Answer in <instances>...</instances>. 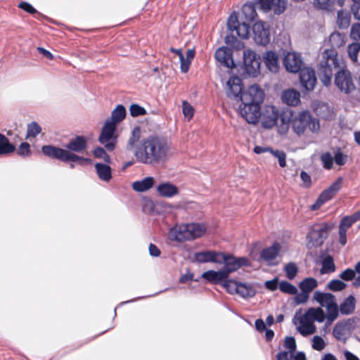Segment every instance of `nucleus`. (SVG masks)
Returning <instances> with one entry per match:
<instances>
[{
  "label": "nucleus",
  "mask_w": 360,
  "mask_h": 360,
  "mask_svg": "<svg viewBox=\"0 0 360 360\" xmlns=\"http://www.w3.org/2000/svg\"><path fill=\"white\" fill-rule=\"evenodd\" d=\"M355 223L354 219L351 216L344 217L339 224V241L344 245L347 243V230Z\"/></svg>",
  "instance_id": "obj_25"
},
{
  "label": "nucleus",
  "mask_w": 360,
  "mask_h": 360,
  "mask_svg": "<svg viewBox=\"0 0 360 360\" xmlns=\"http://www.w3.org/2000/svg\"><path fill=\"white\" fill-rule=\"evenodd\" d=\"M264 98V93L263 90L257 84L250 86L242 95L240 96V100L243 104L257 105L263 102Z\"/></svg>",
  "instance_id": "obj_10"
},
{
  "label": "nucleus",
  "mask_w": 360,
  "mask_h": 360,
  "mask_svg": "<svg viewBox=\"0 0 360 360\" xmlns=\"http://www.w3.org/2000/svg\"><path fill=\"white\" fill-rule=\"evenodd\" d=\"M285 271L287 278L292 280L296 276L298 272V267L295 263H288L285 266Z\"/></svg>",
  "instance_id": "obj_50"
},
{
  "label": "nucleus",
  "mask_w": 360,
  "mask_h": 360,
  "mask_svg": "<svg viewBox=\"0 0 360 360\" xmlns=\"http://www.w3.org/2000/svg\"><path fill=\"white\" fill-rule=\"evenodd\" d=\"M116 129L117 126L105 121L98 138L99 142L109 151L115 149L117 143Z\"/></svg>",
  "instance_id": "obj_8"
},
{
  "label": "nucleus",
  "mask_w": 360,
  "mask_h": 360,
  "mask_svg": "<svg viewBox=\"0 0 360 360\" xmlns=\"http://www.w3.org/2000/svg\"><path fill=\"white\" fill-rule=\"evenodd\" d=\"M293 131L298 136L304 134L308 128L312 133L319 131L320 124L318 119L313 117L307 110H304L295 115L291 122Z\"/></svg>",
  "instance_id": "obj_6"
},
{
  "label": "nucleus",
  "mask_w": 360,
  "mask_h": 360,
  "mask_svg": "<svg viewBox=\"0 0 360 360\" xmlns=\"http://www.w3.org/2000/svg\"><path fill=\"white\" fill-rule=\"evenodd\" d=\"M261 124L266 129H271L276 125L278 120V111L276 107L267 105L259 115Z\"/></svg>",
  "instance_id": "obj_15"
},
{
  "label": "nucleus",
  "mask_w": 360,
  "mask_h": 360,
  "mask_svg": "<svg viewBox=\"0 0 360 360\" xmlns=\"http://www.w3.org/2000/svg\"><path fill=\"white\" fill-rule=\"evenodd\" d=\"M326 346L324 340L319 335H315L311 340V347L314 350L322 351Z\"/></svg>",
  "instance_id": "obj_48"
},
{
  "label": "nucleus",
  "mask_w": 360,
  "mask_h": 360,
  "mask_svg": "<svg viewBox=\"0 0 360 360\" xmlns=\"http://www.w3.org/2000/svg\"><path fill=\"white\" fill-rule=\"evenodd\" d=\"M141 138V129L136 127L131 131V136L127 141L126 148L128 150H135L136 148L139 145Z\"/></svg>",
  "instance_id": "obj_33"
},
{
  "label": "nucleus",
  "mask_w": 360,
  "mask_h": 360,
  "mask_svg": "<svg viewBox=\"0 0 360 360\" xmlns=\"http://www.w3.org/2000/svg\"><path fill=\"white\" fill-rule=\"evenodd\" d=\"M188 228L186 224L176 225L172 228L168 233V238L172 240H188Z\"/></svg>",
  "instance_id": "obj_21"
},
{
  "label": "nucleus",
  "mask_w": 360,
  "mask_h": 360,
  "mask_svg": "<svg viewBox=\"0 0 360 360\" xmlns=\"http://www.w3.org/2000/svg\"><path fill=\"white\" fill-rule=\"evenodd\" d=\"M342 181V177L338 178L328 188L321 193L316 202L311 205V209L318 210L323 204L330 200L341 188Z\"/></svg>",
  "instance_id": "obj_12"
},
{
  "label": "nucleus",
  "mask_w": 360,
  "mask_h": 360,
  "mask_svg": "<svg viewBox=\"0 0 360 360\" xmlns=\"http://www.w3.org/2000/svg\"><path fill=\"white\" fill-rule=\"evenodd\" d=\"M239 283L233 280H224L222 285L230 294H236Z\"/></svg>",
  "instance_id": "obj_47"
},
{
  "label": "nucleus",
  "mask_w": 360,
  "mask_h": 360,
  "mask_svg": "<svg viewBox=\"0 0 360 360\" xmlns=\"http://www.w3.org/2000/svg\"><path fill=\"white\" fill-rule=\"evenodd\" d=\"M256 293L255 289L251 284L239 283L237 293L243 298L252 297Z\"/></svg>",
  "instance_id": "obj_37"
},
{
  "label": "nucleus",
  "mask_w": 360,
  "mask_h": 360,
  "mask_svg": "<svg viewBox=\"0 0 360 360\" xmlns=\"http://www.w3.org/2000/svg\"><path fill=\"white\" fill-rule=\"evenodd\" d=\"M272 0H255V4L264 13L272 10Z\"/></svg>",
  "instance_id": "obj_58"
},
{
  "label": "nucleus",
  "mask_w": 360,
  "mask_h": 360,
  "mask_svg": "<svg viewBox=\"0 0 360 360\" xmlns=\"http://www.w3.org/2000/svg\"><path fill=\"white\" fill-rule=\"evenodd\" d=\"M195 56V50L189 49L186 53V58L183 55V60H181V70L183 72H187L189 70L191 63Z\"/></svg>",
  "instance_id": "obj_42"
},
{
  "label": "nucleus",
  "mask_w": 360,
  "mask_h": 360,
  "mask_svg": "<svg viewBox=\"0 0 360 360\" xmlns=\"http://www.w3.org/2000/svg\"><path fill=\"white\" fill-rule=\"evenodd\" d=\"M186 225L190 240H193L202 236L207 230L206 226L202 224L192 223L186 224Z\"/></svg>",
  "instance_id": "obj_31"
},
{
  "label": "nucleus",
  "mask_w": 360,
  "mask_h": 360,
  "mask_svg": "<svg viewBox=\"0 0 360 360\" xmlns=\"http://www.w3.org/2000/svg\"><path fill=\"white\" fill-rule=\"evenodd\" d=\"M331 49L324 50L320 58L318 75L321 82L326 86L331 84L333 70L340 67V59L335 50L345 44V37L340 32H333L329 37Z\"/></svg>",
  "instance_id": "obj_2"
},
{
  "label": "nucleus",
  "mask_w": 360,
  "mask_h": 360,
  "mask_svg": "<svg viewBox=\"0 0 360 360\" xmlns=\"http://www.w3.org/2000/svg\"><path fill=\"white\" fill-rule=\"evenodd\" d=\"M242 15L248 22L254 21L257 16L256 8L252 3H246L242 8Z\"/></svg>",
  "instance_id": "obj_36"
},
{
  "label": "nucleus",
  "mask_w": 360,
  "mask_h": 360,
  "mask_svg": "<svg viewBox=\"0 0 360 360\" xmlns=\"http://www.w3.org/2000/svg\"><path fill=\"white\" fill-rule=\"evenodd\" d=\"M263 61L269 71L278 72L279 69L278 56L275 52L266 51L263 55Z\"/></svg>",
  "instance_id": "obj_26"
},
{
  "label": "nucleus",
  "mask_w": 360,
  "mask_h": 360,
  "mask_svg": "<svg viewBox=\"0 0 360 360\" xmlns=\"http://www.w3.org/2000/svg\"><path fill=\"white\" fill-rule=\"evenodd\" d=\"M281 98L287 105L295 106L300 103V94L293 89H287L283 92Z\"/></svg>",
  "instance_id": "obj_27"
},
{
  "label": "nucleus",
  "mask_w": 360,
  "mask_h": 360,
  "mask_svg": "<svg viewBox=\"0 0 360 360\" xmlns=\"http://www.w3.org/2000/svg\"><path fill=\"white\" fill-rule=\"evenodd\" d=\"M321 160L323 163V167L327 169H330L333 164V157L329 152H326L321 155Z\"/></svg>",
  "instance_id": "obj_52"
},
{
  "label": "nucleus",
  "mask_w": 360,
  "mask_h": 360,
  "mask_svg": "<svg viewBox=\"0 0 360 360\" xmlns=\"http://www.w3.org/2000/svg\"><path fill=\"white\" fill-rule=\"evenodd\" d=\"M240 107V115L248 122L255 124L258 122L260 115V105L243 104Z\"/></svg>",
  "instance_id": "obj_18"
},
{
  "label": "nucleus",
  "mask_w": 360,
  "mask_h": 360,
  "mask_svg": "<svg viewBox=\"0 0 360 360\" xmlns=\"http://www.w3.org/2000/svg\"><path fill=\"white\" fill-rule=\"evenodd\" d=\"M41 131V127L35 122L30 123L27 127V136L35 137Z\"/></svg>",
  "instance_id": "obj_56"
},
{
  "label": "nucleus",
  "mask_w": 360,
  "mask_h": 360,
  "mask_svg": "<svg viewBox=\"0 0 360 360\" xmlns=\"http://www.w3.org/2000/svg\"><path fill=\"white\" fill-rule=\"evenodd\" d=\"M170 143L164 138L149 136L141 140L134 150V156L139 162L154 165L165 162L170 155Z\"/></svg>",
  "instance_id": "obj_1"
},
{
  "label": "nucleus",
  "mask_w": 360,
  "mask_h": 360,
  "mask_svg": "<svg viewBox=\"0 0 360 360\" xmlns=\"http://www.w3.org/2000/svg\"><path fill=\"white\" fill-rule=\"evenodd\" d=\"M129 112L132 117H138L146 114V110L138 104H131L129 107Z\"/></svg>",
  "instance_id": "obj_55"
},
{
  "label": "nucleus",
  "mask_w": 360,
  "mask_h": 360,
  "mask_svg": "<svg viewBox=\"0 0 360 360\" xmlns=\"http://www.w3.org/2000/svg\"><path fill=\"white\" fill-rule=\"evenodd\" d=\"M227 25L231 32L236 31L237 35L242 39H248L250 34V27L246 22L240 23L236 13H232L229 18Z\"/></svg>",
  "instance_id": "obj_14"
},
{
  "label": "nucleus",
  "mask_w": 360,
  "mask_h": 360,
  "mask_svg": "<svg viewBox=\"0 0 360 360\" xmlns=\"http://www.w3.org/2000/svg\"><path fill=\"white\" fill-rule=\"evenodd\" d=\"M314 4L322 10H328L330 6V0H314Z\"/></svg>",
  "instance_id": "obj_63"
},
{
  "label": "nucleus",
  "mask_w": 360,
  "mask_h": 360,
  "mask_svg": "<svg viewBox=\"0 0 360 360\" xmlns=\"http://www.w3.org/2000/svg\"><path fill=\"white\" fill-rule=\"evenodd\" d=\"M215 58L220 63L228 68L233 66L232 51L226 47L219 48L215 52Z\"/></svg>",
  "instance_id": "obj_22"
},
{
  "label": "nucleus",
  "mask_w": 360,
  "mask_h": 360,
  "mask_svg": "<svg viewBox=\"0 0 360 360\" xmlns=\"http://www.w3.org/2000/svg\"><path fill=\"white\" fill-rule=\"evenodd\" d=\"M270 153L278 159L280 167H285L286 166V154L284 151L271 148Z\"/></svg>",
  "instance_id": "obj_49"
},
{
  "label": "nucleus",
  "mask_w": 360,
  "mask_h": 360,
  "mask_svg": "<svg viewBox=\"0 0 360 360\" xmlns=\"http://www.w3.org/2000/svg\"><path fill=\"white\" fill-rule=\"evenodd\" d=\"M243 63L246 72L252 77L260 73L261 58L255 51L246 49L243 52Z\"/></svg>",
  "instance_id": "obj_9"
},
{
  "label": "nucleus",
  "mask_w": 360,
  "mask_h": 360,
  "mask_svg": "<svg viewBox=\"0 0 360 360\" xmlns=\"http://www.w3.org/2000/svg\"><path fill=\"white\" fill-rule=\"evenodd\" d=\"M318 286V281L316 279L308 277L305 278L299 284V288L301 291H304L307 294H310Z\"/></svg>",
  "instance_id": "obj_38"
},
{
  "label": "nucleus",
  "mask_w": 360,
  "mask_h": 360,
  "mask_svg": "<svg viewBox=\"0 0 360 360\" xmlns=\"http://www.w3.org/2000/svg\"><path fill=\"white\" fill-rule=\"evenodd\" d=\"M300 81L304 89L308 91L313 90L316 84L314 71L310 68H302L300 70Z\"/></svg>",
  "instance_id": "obj_17"
},
{
  "label": "nucleus",
  "mask_w": 360,
  "mask_h": 360,
  "mask_svg": "<svg viewBox=\"0 0 360 360\" xmlns=\"http://www.w3.org/2000/svg\"><path fill=\"white\" fill-rule=\"evenodd\" d=\"M252 31L257 44L266 45L269 42V32L264 22L261 21L255 22L252 27Z\"/></svg>",
  "instance_id": "obj_20"
},
{
  "label": "nucleus",
  "mask_w": 360,
  "mask_h": 360,
  "mask_svg": "<svg viewBox=\"0 0 360 360\" xmlns=\"http://www.w3.org/2000/svg\"><path fill=\"white\" fill-rule=\"evenodd\" d=\"M95 169L101 180L108 182L111 179L112 174L110 166L102 163H96Z\"/></svg>",
  "instance_id": "obj_34"
},
{
  "label": "nucleus",
  "mask_w": 360,
  "mask_h": 360,
  "mask_svg": "<svg viewBox=\"0 0 360 360\" xmlns=\"http://www.w3.org/2000/svg\"><path fill=\"white\" fill-rule=\"evenodd\" d=\"M290 127V122L285 120L284 117H281L277 125L278 133L281 135H285Z\"/></svg>",
  "instance_id": "obj_53"
},
{
  "label": "nucleus",
  "mask_w": 360,
  "mask_h": 360,
  "mask_svg": "<svg viewBox=\"0 0 360 360\" xmlns=\"http://www.w3.org/2000/svg\"><path fill=\"white\" fill-rule=\"evenodd\" d=\"M242 81L237 77H231L226 82V93L228 97L240 99L242 95Z\"/></svg>",
  "instance_id": "obj_19"
},
{
  "label": "nucleus",
  "mask_w": 360,
  "mask_h": 360,
  "mask_svg": "<svg viewBox=\"0 0 360 360\" xmlns=\"http://www.w3.org/2000/svg\"><path fill=\"white\" fill-rule=\"evenodd\" d=\"M340 276L342 280L351 281L355 277V271L347 269L342 271Z\"/></svg>",
  "instance_id": "obj_64"
},
{
  "label": "nucleus",
  "mask_w": 360,
  "mask_h": 360,
  "mask_svg": "<svg viewBox=\"0 0 360 360\" xmlns=\"http://www.w3.org/2000/svg\"><path fill=\"white\" fill-rule=\"evenodd\" d=\"M155 183V179L148 176L142 180L134 181L132 184V188L137 192L143 193L153 187Z\"/></svg>",
  "instance_id": "obj_30"
},
{
  "label": "nucleus",
  "mask_w": 360,
  "mask_h": 360,
  "mask_svg": "<svg viewBox=\"0 0 360 360\" xmlns=\"http://www.w3.org/2000/svg\"><path fill=\"white\" fill-rule=\"evenodd\" d=\"M348 156L343 153L340 149H338L334 154L333 160L335 162L339 165L342 166L344 165L347 160Z\"/></svg>",
  "instance_id": "obj_54"
},
{
  "label": "nucleus",
  "mask_w": 360,
  "mask_h": 360,
  "mask_svg": "<svg viewBox=\"0 0 360 360\" xmlns=\"http://www.w3.org/2000/svg\"><path fill=\"white\" fill-rule=\"evenodd\" d=\"M15 147L9 143L8 139L0 134V155H5L13 152Z\"/></svg>",
  "instance_id": "obj_41"
},
{
  "label": "nucleus",
  "mask_w": 360,
  "mask_h": 360,
  "mask_svg": "<svg viewBox=\"0 0 360 360\" xmlns=\"http://www.w3.org/2000/svg\"><path fill=\"white\" fill-rule=\"evenodd\" d=\"M335 84L345 94H349L355 89L351 73L348 70H342L336 73Z\"/></svg>",
  "instance_id": "obj_13"
},
{
  "label": "nucleus",
  "mask_w": 360,
  "mask_h": 360,
  "mask_svg": "<svg viewBox=\"0 0 360 360\" xmlns=\"http://www.w3.org/2000/svg\"><path fill=\"white\" fill-rule=\"evenodd\" d=\"M93 154L97 158L103 159L106 162H110V156L105 153L103 148L98 147L94 149Z\"/></svg>",
  "instance_id": "obj_60"
},
{
  "label": "nucleus",
  "mask_w": 360,
  "mask_h": 360,
  "mask_svg": "<svg viewBox=\"0 0 360 360\" xmlns=\"http://www.w3.org/2000/svg\"><path fill=\"white\" fill-rule=\"evenodd\" d=\"M280 250V245L275 243L271 247L266 248L261 252V258L270 265L276 264V262L274 260L276 259Z\"/></svg>",
  "instance_id": "obj_23"
},
{
  "label": "nucleus",
  "mask_w": 360,
  "mask_h": 360,
  "mask_svg": "<svg viewBox=\"0 0 360 360\" xmlns=\"http://www.w3.org/2000/svg\"><path fill=\"white\" fill-rule=\"evenodd\" d=\"M333 228V225L326 223L314 225L307 236V246L312 248L321 245Z\"/></svg>",
  "instance_id": "obj_7"
},
{
  "label": "nucleus",
  "mask_w": 360,
  "mask_h": 360,
  "mask_svg": "<svg viewBox=\"0 0 360 360\" xmlns=\"http://www.w3.org/2000/svg\"><path fill=\"white\" fill-rule=\"evenodd\" d=\"M220 259L221 263L224 264V266L222 269L226 273L227 277H229L231 273L236 271L240 267L250 265V262L245 257L236 258L231 255L221 253Z\"/></svg>",
  "instance_id": "obj_11"
},
{
  "label": "nucleus",
  "mask_w": 360,
  "mask_h": 360,
  "mask_svg": "<svg viewBox=\"0 0 360 360\" xmlns=\"http://www.w3.org/2000/svg\"><path fill=\"white\" fill-rule=\"evenodd\" d=\"M295 295L293 302L296 305L306 303L309 298V295L304 291H301L300 293L297 292Z\"/></svg>",
  "instance_id": "obj_57"
},
{
  "label": "nucleus",
  "mask_w": 360,
  "mask_h": 360,
  "mask_svg": "<svg viewBox=\"0 0 360 360\" xmlns=\"http://www.w3.org/2000/svg\"><path fill=\"white\" fill-rule=\"evenodd\" d=\"M285 347L288 349V352L292 354L296 349V342L293 337H287L285 339Z\"/></svg>",
  "instance_id": "obj_61"
},
{
  "label": "nucleus",
  "mask_w": 360,
  "mask_h": 360,
  "mask_svg": "<svg viewBox=\"0 0 360 360\" xmlns=\"http://www.w3.org/2000/svg\"><path fill=\"white\" fill-rule=\"evenodd\" d=\"M335 270L333 259L331 256H326L322 261V268L320 270L321 274H330Z\"/></svg>",
  "instance_id": "obj_40"
},
{
  "label": "nucleus",
  "mask_w": 360,
  "mask_h": 360,
  "mask_svg": "<svg viewBox=\"0 0 360 360\" xmlns=\"http://www.w3.org/2000/svg\"><path fill=\"white\" fill-rule=\"evenodd\" d=\"M350 14L346 11L341 10L338 13L337 23L340 28H347L350 24Z\"/></svg>",
  "instance_id": "obj_39"
},
{
  "label": "nucleus",
  "mask_w": 360,
  "mask_h": 360,
  "mask_svg": "<svg viewBox=\"0 0 360 360\" xmlns=\"http://www.w3.org/2000/svg\"><path fill=\"white\" fill-rule=\"evenodd\" d=\"M350 36L354 40L360 39V23H356L352 26Z\"/></svg>",
  "instance_id": "obj_62"
},
{
  "label": "nucleus",
  "mask_w": 360,
  "mask_h": 360,
  "mask_svg": "<svg viewBox=\"0 0 360 360\" xmlns=\"http://www.w3.org/2000/svg\"><path fill=\"white\" fill-rule=\"evenodd\" d=\"M221 252L214 251H205L195 254V259L200 263L214 262L221 264L220 259Z\"/></svg>",
  "instance_id": "obj_24"
},
{
  "label": "nucleus",
  "mask_w": 360,
  "mask_h": 360,
  "mask_svg": "<svg viewBox=\"0 0 360 360\" xmlns=\"http://www.w3.org/2000/svg\"><path fill=\"white\" fill-rule=\"evenodd\" d=\"M202 277L211 283H221V284L228 278L226 273L222 269L217 271L213 270L207 271L202 274Z\"/></svg>",
  "instance_id": "obj_28"
},
{
  "label": "nucleus",
  "mask_w": 360,
  "mask_h": 360,
  "mask_svg": "<svg viewBox=\"0 0 360 360\" xmlns=\"http://www.w3.org/2000/svg\"><path fill=\"white\" fill-rule=\"evenodd\" d=\"M279 290L288 295H295L297 292V288L288 281H281L278 284Z\"/></svg>",
  "instance_id": "obj_44"
},
{
  "label": "nucleus",
  "mask_w": 360,
  "mask_h": 360,
  "mask_svg": "<svg viewBox=\"0 0 360 360\" xmlns=\"http://www.w3.org/2000/svg\"><path fill=\"white\" fill-rule=\"evenodd\" d=\"M183 113L188 120H190L194 114V109L190 103L187 101H184L182 103Z\"/></svg>",
  "instance_id": "obj_59"
},
{
  "label": "nucleus",
  "mask_w": 360,
  "mask_h": 360,
  "mask_svg": "<svg viewBox=\"0 0 360 360\" xmlns=\"http://www.w3.org/2000/svg\"><path fill=\"white\" fill-rule=\"evenodd\" d=\"M87 140L84 136H77L72 139L66 145V149L60 148L53 146H44L42 147L43 153L52 158L58 159L63 162H77L83 165L89 164L91 160L80 157L73 152L81 153L86 148Z\"/></svg>",
  "instance_id": "obj_3"
},
{
  "label": "nucleus",
  "mask_w": 360,
  "mask_h": 360,
  "mask_svg": "<svg viewBox=\"0 0 360 360\" xmlns=\"http://www.w3.org/2000/svg\"><path fill=\"white\" fill-rule=\"evenodd\" d=\"M126 117V109L122 105H118L112 111L110 118L108 119L106 122H110L111 124L117 126Z\"/></svg>",
  "instance_id": "obj_32"
},
{
  "label": "nucleus",
  "mask_w": 360,
  "mask_h": 360,
  "mask_svg": "<svg viewBox=\"0 0 360 360\" xmlns=\"http://www.w3.org/2000/svg\"><path fill=\"white\" fill-rule=\"evenodd\" d=\"M285 68L288 72H298L303 65L301 56L296 53H288L283 60Z\"/></svg>",
  "instance_id": "obj_16"
},
{
  "label": "nucleus",
  "mask_w": 360,
  "mask_h": 360,
  "mask_svg": "<svg viewBox=\"0 0 360 360\" xmlns=\"http://www.w3.org/2000/svg\"><path fill=\"white\" fill-rule=\"evenodd\" d=\"M356 306V300L353 295L348 296L340 306V311L342 314H350L354 309Z\"/></svg>",
  "instance_id": "obj_35"
},
{
  "label": "nucleus",
  "mask_w": 360,
  "mask_h": 360,
  "mask_svg": "<svg viewBox=\"0 0 360 360\" xmlns=\"http://www.w3.org/2000/svg\"><path fill=\"white\" fill-rule=\"evenodd\" d=\"M346 325L343 323H337L333 330L335 338L338 340H345L346 339Z\"/></svg>",
  "instance_id": "obj_43"
},
{
  "label": "nucleus",
  "mask_w": 360,
  "mask_h": 360,
  "mask_svg": "<svg viewBox=\"0 0 360 360\" xmlns=\"http://www.w3.org/2000/svg\"><path fill=\"white\" fill-rule=\"evenodd\" d=\"M159 195L165 198H172L179 193V188L175 185L169 183H162L157 187Z\"/></svg>",
  "instance_id": "obj_29"
},
{
  "label": "nucleus",
  "mask_w": 360,
  "mask_h": 360,
  "mask_svg": "<svg viewBox=\"0 0 360 360\" xmlns=\"http://www.w3.org/2000/svg\"><path fill=\"white\" fill-rule=\"evenodd\" d=\"M327 288L333 291H339L345 289L346 288V284L340 280L335 279L330 281L328 283Z\"/></svg>",
  "instance_id": "obj_51"
},
{
  "label": "nucleus",
  "mask_w": 360,
  "mask_h": 360,
  "mask_svg": "<svg viewBox=\"0 0 360 360\" xmlns=\"http://www.w3.org/2000/svg\"><path fill=\"white\" fill-rule=\"evenodd\" d=\"M272 10L276 14H281L286 8L287 0H272Z\"/></svg>",
  "instance_id": "obj_46"
},
{
  "label": "nucleus",
  "mask_w": 360,
  "mask_h": 360,
  "mask_svg": "<svg viewBox=\"0 0 360 360\" xmlns=\"http://www.w3.org/2000/svg\"><path fill=\"white\" fill-rule=\"evenodd\" d=\"M326 319V314L321 307H310L304 314L299 310L295 312L292 319L297 330L304 337L316 333V326L314 321L323 323Z\"/></svg>",
  "instance_id": "obj_4"
},
{
  "label": "nucleus",
  "mask_w": 360,
  "mask_h": 360,
  "mask_svg": "<svg viewBox=\"0 0 360 360\" xmlns=\"http://www.w3.org/2000/svg\"><path fill=\"white\" fill-rule=\"evenodd\" d=\"M312 300L319 304L321 307L326 308V326H330L338 316V307L335 297L331 293L317 290L314 292Z\"/></svg>",
  "instance_id": "obj_5"
},
{
  "label": "nucleus",
  "mask_w": 360,
  "mask_h": 360,
  "mask_svg": "<svg viewBox=\"0 0 360 360\" xmlns=\"http://www.w3.org/2000/svg\"><path fill=\"white\" fill-rule=\"evenodd\" d=\"M360 51V43L354 42L348 46L347 51L349 58L352 61L356 62L358 58V53Z\"/></svg>",
  "instance_id": "obj_45"
}]
</instances>
